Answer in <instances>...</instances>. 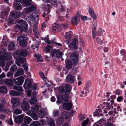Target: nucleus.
Instances as JSON below:
<instances>
[{
	"mask_svg": "<svg viewBox=\"0 0 126 126\" xmlns=\"http://www.w3.org/2000/svg\"><path fill=\"white\" fill-rule=\"evenodd\" d=\"M28 52L26 50L22 49L14 52L13 53V55L18 60L21 61L22 63H24L26 60V59L21 56H25L28 55Z\"/></svg>",
	"mask_w": 126,
	"mask_h": 126,
	"instance_id": "f257e3e1",
	"label": "nucleus"
},
{
	"mask_svg": "<svg viewBox=\"0 0 126 126\" xmlns=\"http://www.w3.org/2000/svg\"><path fill=\"white\" fill-rule=\"evenodd\" d=\"M12 57L11 54L7 53L4 55H0V66L4 67L5 66V61L11 59Z\"/></svg>",
	"mask_w": 126,
	"mask_h": 126,
	"instance_id": "f03ea898",
	"label": "nucleus"
},
{
	"mask_svg": "<svg viewBox=\"0 0 126 126\" xmlns=\"http://www.w3.org/2000/svg\"><path fill=\"white\" fill-rule=\"evenodd\" d=\"M0 83L1 84H4L7 86L12 87L13 86V82L11 79L6 78L0 80Z\"/></svg>",
	"mask_w": 126,
	"mask_h": 126,
	"instance_id": "7ed1b4c3",
	"label": "nucleus"
},
{
	"mask_svg": "<svg viewBox=\"0 0 126 126\" xmlns=\"http://www.w3.org/2000/svg\"><path fill=\"white\" fill-rule=\"evenodd\" d=\"M71 86L69 84H67L65 87L61 86L58 88L59 92L60 93L69 92L70 91Z\"/></svg>",
	"mask_w": 126,
	"mask_h": 126,
	"instance_id": "20e7f679",
	"label": "nucleus"
},
{
	"mask_svg": "<svg viewBox=\"0 0 126 126\" xmlns=\"http://www.w3.org/2000/svg\"><path fill=\"white\" fill-rule=\"evenodd\" d=\"M78 43V40H72L69 45V47L72 50H77L78 49V47L77 44Z\"/></svg>",
	"mask_w": 126,
	"mask_h": 126,
	"instance_id": "39448f33",
	"label": "nucleus"
},
{
	"mask_svg": "<svg viewBox=\"0 0 126 126\" xmlns=\"http://www.w3.org/2000/svg\"><path fill=\"white\" fill-rule=\"evenodd\" d=\"M16 22L22 25L24 28V32H26L27 31L28 29V25L25 21L23 19H18L16 21Z\"/></svg>",
	"mask_w": 126,
	"mask_h": 126,
	"instance_id": "423d86ee",
	"label": "nucleus"
},
{
	"mask_svg": "<svg viewBox=\"0 0 126 126\" xmlns=\"http://www.w3.org/2000/svg\"><path fill=\"white\" fill-rule=\"evenodd\" d=\"M70 58L71 60L73 62L74 65H76V64L78 62L79 59L77 52H74L71 55Z\"/></svg>",
	"mask_w": 126,
	"mask_h": 126,
	"instance_id": "0eeeda50",
	"label": "nucleus"
},
{
	"mask_svg": "<svg viewBox=\"0 0 126 126\" xmlns=\"http://www.w3.org/2000/svg\"><path fill=\"white\" fill-rule=\"evenodd\" d=\"M24 80V78L22 76H20L15 79L14 81L16 85H20L23 84Z\"/></svg>",
	"mask_w": 126,
	"mask_h": 126,
	"instance_id": "6e6552de",
	"label": "nucleus"
},
{
	"mask_svg": "<svg viewBox=\"0 0 126 126\" xmlns=\"http://www.w3.org/2000/svg\"><path fill=\"white\" fill-rule=\"evenodd\" d=\"M11 102L13 105V108H14L15 106H18L20 105V101L18 98H14L12 99Z\"/></svg>",
	"mask_w": 126,
	"mask_h": 126,
	"instance_id": "1a4fd4ad",
	"label": "nucleus"
},
{
	"mask_svg": "<svg viewBox=\"0 0 126 126\" xmlns=\"http://www.w3.org/2000/svg\"><path fill=\"white\" fill-rule=\"evenodd\" d=\"M79 14L77 12L76 16L73 17L71 20V22L74 25H77L79 22Z\"/></svg>",
	"mask_w": 126,
	"mask_h": 126,
	"instance_id": "9d476101",
	"label": "nucleus"
},
{
	"mask_svg": "<svg viewBox=\"0 0 126 126\" xmlns=\"http://www.w3.org/2000/svg\"><path fill=\"white\" fill-rule=\"evenodd\" d=\"M21 109L24 111L28 110L29 109L30 105L26 101H23L21 104Z\"/></svg>",
	"mask_w": 126,
	"mask_h": 126,
	"instance_id": "9b49d317",
	"label": "nucleus"
},
{
	"mask_svg": "<svg viewBox=\"0 0 126 126\" xmlns=\"http://www.w3.org/2000/svg\"><path fill=\"white\" fill-rule=\"evenodd\" d=\"M16 1L21 2L24 6H28L31 4V0H15Z\"/></svg>",
	"mask_w": 126,
	"mask_h": 126,
	"instance_id": "f8f14e48",
	"label": "nucleus"
},
{
	"mask_svg": "<svg viewBox=\"0 0 126 126\" xmlns=\"http://www.w3.org/2000/svg\"><path fill=\"white\" fill-rule=\"evenodd\" d=\"M24 115L23 114L16 116L14 117L15 122L17 123L20 124L22 123Z\"/></svg>",
	"mask_w": 126,
	"mask_h": 126,
	"instance_id": "ddd939ff",
	"label": "nucleus"
},
{
	"mask_svg": "<svg viewBox=\"0 0 126 126\" xmlns=\"http://www.w3.org/2000/svg\"><path fill=\"white\" fill-rule=\"evenodd\" d=\"M21 13L20 12H16L15 11H11L10 14L11 16L15 18H18L20 15Z\"/></svg>",
	"mask_w": 126,
	"mask_h": 126,
	"instance_id": "4468645a",
	"label": "nucleus"
},
{
	"mask_svg": "<svg viewBox=\"0 0 126 126\" xmlns=\"http://www.w3.org/2000/svg\"><path fill=\"white\" fill-rule=\"evenodd\" d=\"M52 30L54 32H59L61 30L60 26L59 24H54L52 28Z\"/></svg>",
	"mask_w": 126,
	"mask_h": 126,
	"instance_id": "2eb2a0df",
	"label": "nucleus"
},
{
	"mask_svg": "<svg viewBox=\"0 0 126 126\" xmlns=\"http://www.w3.org/2000/svg\"><path fill=\"white\" fill-rule=\"evenodd\" d=\"M89 14L93 19L96 20L97 19V16L95 13L94 10L92 8H90L88 10Z\"/></svg>",
	"mask_w": 126,
	"mask_h": 126,
	"instance_id": "dca6fc26",
	"label": "nucleus"
},
{
	"mask_svg": "<svg viewBox=\"0 0 126 126\" xmlns=\"http://www.w3.org/2000/svg\"><path fill=\"white\" fill-rule=\"evenodd\" d=\"M72 104L70 102L69 103H63L62 106L66 110H69L72 109Z\"/></svg>",
	"mask_w": 126,
	"mask_h": 126,
	"instance_id": "f3484780",
	"label": "nucleus"
},
{
	"mask_svg": "<svg viewBox=\"0 0 126 126\" xmlns=\"http://www.w3.org/2000/svg\"><path fill=\"white\" fill-rule=\"evenodd\" d=\"M75 80V79L73 76L71 75H68L66 77V81L69 83H73Z\"/></svg>",
	"mask_w": 126,
	"mask_h": 126,
	"instance_id": "a211bd4d",
	"label": "nucleus"
},
{
	"mask_svg": "<svg viewBox=\"0 0 126 126\" xmlns=\"http://www.w3.org/2000/svg\"><path fill=\"white\" fill-rule=\"evenodd\" d=\"M33 31L36 38H39L40 36L39 35V31L36 25H34L33 26Z\"/></svg>",
	"mask_w": 126,
	"mask_h": 126,
	"instance_id": "6ab92c4d",
	"label": "nucleus"
},
{
	"mask_svg": "<svg viewBox=\"0 0 126 126\" xmlns=\"http://www.w3.org/2000/svg\"><path fill=\"white\" fill-rule=\"evenodd\" d=\"M97 25V22H94L93 25L92 29V36L93 38H95L96 36V34L95 33V31Z\"/></svg>",
	"mask_w": 126,
	"mask_h": 126,
	"instance_id": "aec40b11",
	"label": "nucleus"
},
{
	"mask_svg": "<svg viewBox=\"0 0 126 126\" xmlns=\"http://www.w3.org/2000/svg\"><path fill=\"white\" fill-rule=\"evenodd\" d=\"M32 85V83L31 81L28 79L26 80H25V83L23 85V87L25 89H29L30 88Z\"/></svg>",
	"mask_w": 126,
	"mask_h": 126,
	"instance_id": "412c9836",
	"label": "nucleus"
},
{
	"mask_svg": "<svg viewBox=\"0 0 126 126\" xmlns=\"http://www.w3.org/2000/svg\"><path fill=\"white\" fill-rule=\"evenodd\" d=\"M24 71L22 68H19L17 72L15 73L14 76L15 77L18 76L22 75Z\"/></svg>",
	"mask_w": 126,
	"mask_h": 126,
	"instance_id": "4be33fe9",
	"label": "nucleus"
},
{
	"mask_svg": "<svg viewBox=\"0 0 126 126\" xmlns=\"http://www.w3.org/2000/svg\"><path fill=\"white\" fill-rule=\"evenodd\" d=\"M31 15L34 19L35 21H38L39 14L38 12H33Z\"/></svg>",
	"mask_w": 126,
	"mask_h": 126,
	"instance_id": "5701e85b",
	"label": "nucleus"
},
{
	"mask_svg": "<svg viewBox=\"0 0 126 126\" xmlns=\"http://www.w3.org/2000/svg\"><path fill=\"white\" fill-rule=\"evenodd\" d=\"M73 35L72 32L71 31L66 33L65 35V38L66 39H70Z\"/></svg>",
	"mask_w": 126,
	"mask_h": 126,
	"instance_id": "b1692460",
	"label": "nucleus"
},
{
	"mask_svg": "<svg viewBox=\"0 0 126 126\" xmlns=\"http://www.w3.org/2000/svg\"><path fill=\"white\" fill-rule=\"evenodd\" d=\"M13 6L15 9L17 10H20L22 8L21 5L19 3L16 2L13 4Z\"/></svg>",
	"mask_w": 126,
	"mask_h": 126,
	"instance_id": "393cba45",
	"label": "nucleus"
},
{
	"mask_svg": "<svg viewBox=\"0 0 126 126\" xmlns=\"http://www.w3.org/2000/svg\"><path fill=\"white\" fill-rule=\"evenodd\" d=\"M72 65V63L71 61L69 60L67 61L65 67L68 70L70 69L71 68Z\"/></svg>",
	"mask_w": 126,
	"mask_h": 126,
	"instance_id": "a878e982",
	"label": "nucleus"
},
{
	"mask_svg": "<svg viewBox=\"0 0 126 126\" xmlns=\"http://www.w3.org/2000/svg\"><path fill=\"white\" fill-rule=\"evenodd\" d=\"M10 94L12 96H19L21 95L22 93L20 92L12 90L10 92Z\"/></svg>",
	"mask_w": 126,
	"mask_h": 126,
	"instance_id": "bb28decb",
	"label": "nucleus"
},
{
	"mask_svg": "<svg viewBox=\"0 0 126 126\" xmlns=\"http://www.w3.org/2000/svg\"><path fill=\"white\" fill-rule=\"evenodd\" d=\"M8 49L10 51H13L15 49V45L12 42H10L9 44Z\"/></svg>",
	"mask_w": 126,
	"mask_h": 126,
	"instance_id": "cd10ccee",
	"label": "nucleus"
},
{
	"mask_svg": "<svg viewBox=\"0 0 126 126\" xmlns=\"http://www.w3.org/2000/svg\"><path fill=\"white\" fill-rule=\"evenodd\" d=\"M7 89L5 86H2L0 87V92L5 94L7 93Z\"/></svg>",
	"mask_w": 126,
	"mask_h": 126,
	"instance_id": "c85d7f7f",
	"label": "nucleus"
},
{
	"mask_svg": "<svg viewBox=\"0 0 126 126\" xmlns=\"http://www.w3.org/2000/svg\"><path fill=\"white\" fill-rule=\"evenodd\" d=\"M61 98L62 100H63L65 101H68V95L66 93L63 94L61 96Z\"/></svg>",
	"mask_w": 126,
	"mask_h": 126,
	"instance_id": "c756f323",
	"label": "nucleus"
},
{
	"mask_svg": "<svg viewBox=\"0 0 126 126\" xmlns=\"http://www.w3.org/2000/svg\"><path fill=\"white\" fill-rule=\"evenodd\" d=\"M104 32V30L102 29L99 27H98L96 32V34L98 36H99L102 35Z\"/></svg>",
	"mask_w": 126,
	"mask_h": 126,
	"instance_id": "7c9ffc66",
	"label": "nucleus"
},
{
	"mask_svg": "<svg viewBox=\"0 0 126 126\" xmlns=\"http://www.w3.org/2000/svg\"><path fill=\"white\" fill-rule=\"evenodd\" d=\"M37 114L39 117L41 118H43L44 116V114L43 110L41 109L38 110L37 112Z\"/></svg>",
	"mask_w": 126,
	"mask_h": 126,
	"instance_id": "2f4dec72",
	"label": "nucleus"
},
{
	"mask_svg": "<svg viewBox=\"0 0 126 126\" xmlns=\"http://www.w3.org/2000/svg\"><path fill=\"white\" fill-rule=\"evenodd\" d=\"M63 53L60 50H57L56 51V57L58 58H60L63 56Z\"/></svg>",
	"mask_w": 126,
	"mask_h": 126,
	"instance_id": "473e14b6",
	"label": "nucleus"
},
{
	"mask_svg": "<svg viewBox=\"0 0 126 126\" xmlns=\"http://www.w3.org/2000/svg\"><path fill=\"white\" fill-rule=\"evenodd\" d=\"M32 120V119L28 116H25L24 117V121L25 123L29 124Z\"/></svg>",
	"mask_w": 126,
	"mask_h": 126,
	"instance_id": "72a5a7b5",
	"label": "nucleus"
},
{
	"mask_svg": "<svg viewBox=\"0 0 126 126\" xmlns=\"http://www.w3.org/2000/svg\"><path fill=\"white\" fill-rule=\"evenodd\" d=\"M19 43L20 46L23 47L26 46L27 45V42L26 40H22L19 41Z\"/></svg>",
	"mask_w": 126,
	"mask_h": 126,
	"instance_id": "f704fd0d",
	"label": "nucleus"
},
{
	"mask_svg": "<svg viewBox=\"0 0 126 126\" xmlns=\"http://www.w3.org/2000/svg\"><path fill=\"white\" fill-rule=\"evenodd\" d=\"M34 57L37 59L38 62H42L43 60L42 57L41 55L39 54H35L34 55Z\"/></svg>",
	"mask_w": 126,
	"mask_h": 126,
	"instance_id": "c9c22d12",
	"label": "nucleus"
},
{
	"mask_svg": "<svg viewBox=\"0 0 126 126\" xmlns=\"http://www.w3.org/2000/svg\"><path fill=\"white\" fill-rule=\"evenodd\" d=\"M14 27L15 28H17L19 29L20 31V32L21 33H22L24 29L20 25L17 24L14 26Z\"/></svg>",
	"mask_w": 126,
	"mask_h": 126,
	"instance_id": "e433bc0d",
	"label": "nucleus"
},
{
	"mask_svg": "<svg viewBox=\"0 0 126 126\" xmlns=\"http://www.w3.org/2000/svg\"><path fill=\"white\" fill-rule=\"evenodd\" d=\"M37 100L36 98L35 97H32L31 99L29 101V102L31 105L33 104H36L37 101Z\"/></svg>",
	"mask_w": 126,
	"mask_h": 126,
	"instance_id": "4c0bfd02",
	"label": "nucleus"
},
{
	"mask_svg": "<svg viewBox=\"0 0 126 126\" xmlns=\"http://www.w3.org/2000/svg\"><path fill=\"white\" fill-rule=\"evenodd\" d=\"M102 114V111L100 109H98L96 110L95 111L94 114L97 116H101Z\"/></svg>",
	"mask_w": 126,
	"mask_h": 126,
	"instance_id": "58836bf2",
	"label": "nucleus"
},
{
	"mask_svg": "<svg viewBox=\"0 0 126 126\" xmlns=\"http://www.w3.org/2000/svg\"><path fill=\"white\" fill-rule=\"evenodd\" d=\"M28 39L27 36L25 35L22 34L20 35L17 38V39Z\"/></svg>",
	"mask_w": 126,
	"mask_h": 126,
	"instance_id": "ea45409f",
	"label": "nucleus"
},
{
	"mask_svg": "<svg viewBox=\"0 0 126 126\" xmlns=\"http://www.w3.org/2000/svg\"><path fill=\"white\" fill-rule=\"evenodd\" d=\"M13 89L19 91V92H20L22 93V92L23 91L22 88L21 86H14Z\"/></svg>",
	"mask_w": 126,
	"mask_h": 126,
	"instance_id": "a19ab883",
	"label": "nucleus"
},
{
	"mask_svg": "<svg viewBox=\"0 0 126 126\" xmlns=\"http://www.w3.org/2000/svg\"><path fill=\"white\" fill-rule=\"evenodd\" d=\"M40 123L38 121H33L30 124V126H40Z\"/></svg>",
	"mask_w": 126,
	"mask_h": 126,
	"instance_id": "79ce46f5",
	"label": "nucleus"
},
{
	"mask_svg": "<svg viewBox=\"0 0 126 126\" xmlns=\"http://www.w3.org/2000/svg\"><path fill=\"white\" fill-rule=\"evenodd\" d=\"M65 6L61 5L60 8L57 10V11L58 12H59L60 13H61L64 12L65 11Z\"/></svg>",
	"mask_w": 126,
	"mask_h": 126,
	"instance_id": "37998d69",
	"label": "nucleus"
},
{
	"mask_svg": "<svg viewBox=\"0 0 126 126\" xmlns=\"http://www.w3.org/2000/svg\"><path fill=\"white\" fill-rule=\"evenodd\" d=\"M63 122V119L61 117L58 118L56 121L57 123L59 125H62Z\"/></svg>",
	"mask_w": 126,
	"mask_h": 126,
	"instance_id": "c03bdc74",
	"label": "nucleus"
},
{
	"mask_svg": "<svg viewBox=\"0 0 126 126\" xmlns=\"http://www.w3.org/2000/svg\"><path fill=\"white\" fill-rule=\"evenodd\" d=\"M48 123L50 126H54L55 125L54 121L52 118L49 120Z\"/></svg>",
	"mask_w": 126,
	"mask_h": 126,
	"instance_id": "a18cd8bd",
	"label": "nucleus"
},
{
	"mask_svg": "<svg viewBox=\"0 0 126 126\" xmlns=\"http://www.w3.org/2000/svg\"><path fill=\"white\" fill-rule=\"evenodd\" d=\"M22 113V110H21L18 109L17 108L16 109L14 112V114L17 115L20 114L21 113Z\"/></svg>",
	"mask_w": 126,
	"mask_h": 126,
	"instance_id": "49530a36",
	"label": "nucleus"
},
{
	"mask_svg": "<svg viewBox=\"0 0 126 126\" xmlns=\"http://www.w3.org/2000/svg\"><path fill=\"white\" fill-rule=\"evenodd\" d=\"M53 48L52 46L49 45H47L46 47V50L47 52H49Z\"/></svg>",
	"mask_w": 126,
	"mask_h": 126,
	"instance_id": "de8ad7c7",
	"label": "nucleus"
},
{
	"mask_svg": "<svg viewBox=\"0 0 126 126\" xmlns=\"http://www.w3.org/2000/svg\"><path fill=\"white\" fill-rule=\"evenodd\" d=\"M17 69V67L16 65H12L10 68V70L13 72L16 71Z\"/></svg>",
	"mask_w": 126,
	"mask_h": 126,
	"instance_id": "09e8293b",
	"label": "nucleus"
},
{
	"mask_svg": "<svg viewBox=\"0 0 126 126\" xmlns=\"http://www.w3.org/2000/svg\"><path fill=\"white\" fill-rule=\"evenodd\" d=\"M79 119V121H82L85 118L84 115L81 114L79 115L78 116Z\"/></svg>",
	"mask_w": 126,
	"mask_h": 126,
	"instance_id": "8fccbe9b",
	"label": "nucleus"
},
{
	"mask_svg": "<svg viewBox=\"0 0 126 126\" xmlns=\"http://www.w3.org/2000/svg\"><path fill=\"white\" fill-rule=\"evenodd\" d=\"M35 112L31 110H29L27 112V114L29 116L32 117Z\"/></svg>",
	"mask_w": 126,
	"mask_h": 126,
	"instance_id": "3c124183",
	"label": "nucleus"
},
{
	"mask_svg": "<svg viewBox=\"0 0 126 126\" xmlns=\"http://www.w3.org/2000/svg\"><path fill=\"white\" fill-rule=\"evenodd\" d=\"M39 109V106L37 105L34 106L32 107V109L35 111H37Z\"/></svg>",
	"mask_w": 126,
	"mask_h": 126,
	"instance_id": "603ef678",
	"label": "nucleus"
},
{
	"mask_svg": "<svg viewBox=\"0 0 126 126\" xmlns=\"http://www.w3.org/2000/svg\"><path fill=\"white\" fill-rule=\"evenodd\" d=\"M89 120L87 119L85 120L82 123V126H86L88 124Z\"/></svg>",
	"mask_w": 126,
	"mask_h": 126,
	"instance_id": "864d4df0",
	"label": "nucleus"
},
{
	"mask_svg": "<svg viewBox=\"0 0 126 126\" xmlns=\"http://www.w3.org/2000/svg\"><path fill=\"white\" fill-rule=\"evenodd\" d=\"M13 63L14 61L10 60L8 61H7L6 62V64L10 66L11 64Z\"/></svg>",
	"mask_w": 126,
	"mask_h": 126,
	"instance_id": "5fc2aeb1",
	"label": "nucleus"
},
{
	"mask_svg": "<svg viewBox=\"0 0 126 126\" xmlns=\"http://www.w3.org/2000/svg\"><path fill=\"white\" fill-rule=\"evenodd\" d=\"M8 23L10 24H13L14 22L13 19L11 18H9L8 19Z\"/></svg>",
	"mask_w": 126,
	"mask_h": 126,
	"instance_id": "6e6d98bb",
	"label": "nucleus"
},
{
	"mask_svg": "<svg viewBox=\"0 0 126 126\" xmlns=\"http://www.w3.org/2000/svg\"><path fill=\"white\" fill-rule=\"evenodd\" d=\"M34 120H37L38 119V118L37 115H36L35 112L31 117Z\"/></svg>",
	"mask_w": 126,
	"mask_h": 126,
	"instance_id": "4d7b16f0",
	"label": "nucleus"
},
{
	"mask_svg": "<svg viewBox=\"0 0 126 126\" xmlns=\"http://www.w3.org/2000/svg\"><path fill=\"white\" fill-rule=\"evenodd\" d=\"M7 49L5 48H3L0 51L1 53L3 54V55L5 54L6 53V52L7 51Z\"/></svg>",
	"mask_w": 126,
	"mask_h": 126,
	"instance_id": "13d9d810",
	"label": "nucleus"
},
{
	"mask_svg": "<svg viewBox=\"0 0 126 126\" xmlns=\"http://www.w3.org/2000/svg\"><path fill=\"white\" fill-rule=\"evenodd\" d=\"M28 19V21L29 22H31V21H32L33 20H34V18L32 17V16L31 15L29 16L28 17L27 19Z\"/></svg>",
	"mask_w": 126,
	"mask_h": 126,
	"instance_id": "bf43d9fd",
	"label": "nucleus"
},
{
	"mask_svg": "<svg viewBox=\"0 0 126 126\" xmlns=\"http://www.w3.org/2000/svg\"><path fill=\"white\" fill-rule=\"evenodd\" d=\"M79 17H80L81 19L83 21H84L87 19V17L86 16L80 15H79Z\"/></svg>",
	"mask_w": 126,
	"mask_h": 126,
	"instance_id": "052dcab7",
	"label": "nucleus"
},
{
	"mask_svg": "<svg viewBox=\"0 0 126 126\" xmlns=\"http://www.w3.org/2000/svg\"><path fill=\"white\" fill-rule=\"evenodd\" d=\"M13 75V72L10 70V71L8 72L7 74L6 75L7 77H9L12 76Z\"/></svg>",
	"mask_w": 126,
	"mask_h": 126,
	"instance_id": "680f3d73",
	"label": "nucleus"
},
{
	"mask_svg": "<svg viewBox=\"0 0 126 126\" xmlns=\"http://www.w3.org/2000/svg\"><path fill=\"white\" fill-rule=\"evenodd\" d=\"M6 115L4 114H2L0 115V119L1 120H3L5 119Z\"/></svg>",
	"mask_w": 126,
	"mask_h": 126,
	"instance_id": "e2e57ef3",
	"label": "nucleus"
},
{
	"mask_svg": "<svg viewBox=\"0 0 126 126\" xmlns=\"http://www.w3.org/2000/svg\"><path fill=\"white\" fill-rule=\"evenodd\" d=\"M29 8L32 12L35 10L36 8V6L34 5H32Z\"/></svg>",
	"mask_w": 126,
	"mask_h": 126,
	"instance_id": "0e129e2a",
	"label": "nucleus"
},
{
	"mask_svg": "<svg viewBox=\"0 0 126 126\" xmlns=\"http://www.w3.org/2000/svg\"><path fill=\"white\" fill-rule=\"evenodd\" d=\"M51 4L52 5L56 6L57 4V3L55 0H53L51 2Z\"/></svg>",
	"mask_w": 126,
	"mask_h": 126,
	"instance_id": "69168bd1",
	"label": "nucleus"
},
{
	"mask_svg": "<svg viewBox=\"0 0 126 126\" xmlns=\"http://www.w3.org/2000/svg\"><path fill=\"white\" fill-rule=\"evenodd\" d=\"M25 71H27L28 70V67L27 65L24 64L22 65Z\"/></svg>",
	"mask_w": 126,
	"mask_h": 126,
	"instance_id": "338daca9",
	"label": "nucleus"
},
{
	"mask_svg": "<svg viewBox=\"0 0 126 126\" xmlns=\"http://www.w3.org/2000/svg\"><path fill=\"white\" fill-rule=\"evenodd\" d=\"M25 10L26 13H29L32 12L29 7L28 8H25Z\"/></svg>",
	"mask_w": 126,
	"mask_h": 126,
	"instance_id": "774afa93",
	"label": "nucleus"
}]
</instances>
